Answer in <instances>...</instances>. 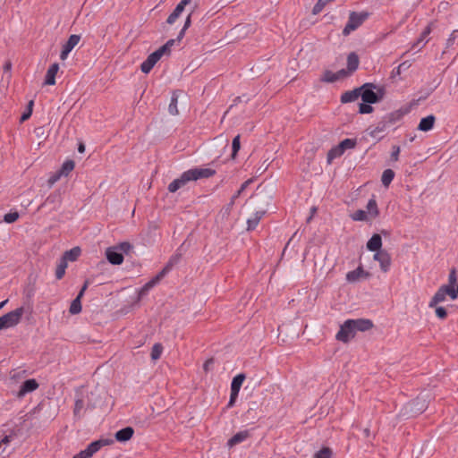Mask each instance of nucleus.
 Segmentation results:
<instances>
[{
	"instance_id": "1",
	"label": "nucleus",
	"mask_w": 458,
	"mask_h": 458,
	"mask_svg": "<svg viewBox=\"0 0 458 458\" xmlns=\"http://www.w3.org/2000/svg\"><path fill=\"white\" fill-rule=\"evenodd\" d=\"M216 174V170L211 168L194 167L183 172L179 178L174 179L169 183L167 190L174 193L179 189L184 187L190 182H195L199 179L209 178Z\"/></svg>"
},
{
	"instance_id": "2",
	"label": "nucleus",
	"mask_w": 458,
	"mask_h": 458,
	"mask_svg": "<svg viewBox=\"0 0 458 458\" xmlns=\"http://www.w3.org/2000/svg\"><path fill=\"white\" fill-rule=\"evenodd\" d=\"M360 97L368 104H376L383 99L386 89L384 87H377L373 83H364L360 87Z\"/></svg>"
},
{
	"instance_id": "3",
	"label": "nucleus",
	"mask_w": 458,
	"mask_h": 458,
	"mask_svg": "<svg viewBox=\"0 0 458 458\" xmlns=\"http://www.w3.org/2000/svg\"><path fill=\"white\" fill-rule=\"evenodd\" d=\"M369 16L367 12H351L348 21L343 30V35L348 36L352 31L357 30Z\"/></svg>"
},
{
	"instance_id": "4",
	"label": "nucleus",
	"mask_w": 458,
	"mask_h": 458,
	"mask_svg": "<svg viewBox=\"0 0 458 458\" xmlns=\"http://www.w3.org/2000/svg\"><path fill=\"white\" fill-rule=\"evenodd\" d=\"M24 308L20 307L0 317V330L15 327L21 319Z\"/></svg>"
},
{
	"instance_id": "5",
	"label": "nucleus",
	"mask_w": 458,
	"mask_h": 458,
	"mask_svg": "<svg viewBox=\"0 0 458 458\" xmlns=\"http://www.w3.org/2000/svg\"><path fill=\"white\" fill-rule=\"evenodd\" d=\"M355 334L352 325L350 320L347 319L340 326V329L337 332L335 338L336 340L346 344L351 340V338L354 337Z\"/></svg>"
},
{
	"instance_id": "6",
	"label": "nucleus",
	"mask_w": 458,
	"mask_h": 458,
	"mask_svg": "<svg viewBox=\"0 0 458 458\" xmlns=\"http://www.w3.org/2000/svg\"><path fill=\"white\" fill-rule=\"evenodd\" d=\"M80 39H81L80 35L72 34L69 37L68 40L63 46V48H62V51L60 54L61 60H65L67 58L70 52L80 42Z\"/></svg>"
},
{
	"instance_id": "7",
	"label": "nucleus",
	"mask_w": 458,
	"mask_h": 458,
	"mask_svg": "<svg viewBox=\"0 0 458 458\" xmlns=\"http://www.w3.org/2000/svg\"><path fill=\"white\" fill-rule=\"evenodd\" d=\"M106 257L108 262L113 265H121L124 259L123 253L119 251L116 246L107 248Z\"/></svg>"
},
{
	"instance_id": "8",
	"label": "nucleus",
	"mask_w": 458,
	"mask_h": 458,
	"mask_svg": "<svg viewBox=\"0 0 458 458\" xmlns=\"http://www.w3.org/2000/svg\"><path fill=\"white\" fill-rule=\"evenodd\" d=\"M374 259L379 262L383 272H387L391 266V256L387 250H384L374 254Z\"/></svg>"
},
{
	"instance_id": "9",
	"label": "nucleus",
	"mask_w": 458,
	"mask_h": 458,
	"mask_svg": "<svg viewBox=\"0 0 458 458\" xmlns=\"http://www.w3.org/2000/svg\"><path fill=\"white\" fill-rule=\"evenodd\" d=\"M114 443V441L112 438H100V439L91 442L86 447V449L89 453V455L93 456L102 447L106 446V445H111Z\"/></svg>"
},
{
	"instance_id": "10",
	"label": "nucleus",
	"mask_w": 458,
	"mask_h": 458,
	"mask_svg": "<svg viewBox=\"0 0 458 458\" xmlns=\"http://www.w3.org/2000/svg\"><path fill=\"white\" fill-rule=\"evenodd\" d=\"M162 56L156 51L151 53L141 64L140 70L143 73H148Z\"/></svg>"
},
{
	"instance_id": "11",
	"label": "nucleus",
	"mask_w": 458,
	"mask_h": 458,
	"mask_svg": "<svg viewBox=\"0 0 458 458\" xmlns=\"http://www.w3.org/2000/svg\"><path fill=\"white\" fill-rule=\"evenodd\" d=\"M353 327L354 332H366L373 327L372 320L369 318L349 319Z\"/></svg>"
},
{
	"instance_id": "12",
	"label": "nucleus",
	"mask_w": 458,
	"mask_h": 458,
	"mask_svg": "<svg viewBox=\"0 0 458 458\" xmlns=\"http://www.w3.org/2000/svg\"><path fill=\"white\" fill-rule=\"evenodd\" d=\"M165 277L164 274L158 272L157 276H155L151 280L146 283L139 291V299H142L148 293L157 285L163 278Z\"/></svg>"
},
{
	"instance_id": "13",
	"label": "nucleus",
	"mask_w": 458,
	"mask_h": 458,
	"mask_svg": "<svg viewBox=\"0 0 458 458\" xmlns=\"http://www.w3.org/2000/svg\"><path fill=\"white\" fill-rule=\"evenodd\" d=\"M38 387V384L36 379H27L21 384L20 390L17 393V397L21 398L26 394L35 391Z\"/></svg>"
},
{
	"instance_id": "14",
	"label": "nucleus",
	"mask_w": 458,
	"mask_h": 458,
	"mask_svg": "<svg viewBox=\"0 0 458 458\" xmlns=\"http://www.w3.org/2000/svg\"><path fill=\"white\" fill-rule=\"evenodd\" d=\"M250 437V430H242L237 432L235 435H233L228 441H227V446L229 448H232L235 446L236 445H239L242 442H244L246 439Z\"/></svg>"
},
{
	"instance_id": "15",
	"label": "nucleus",
	"mask_w": 458,
	"mask_h": 458,
	"mask_svg": "<svg viewBox=\"0 0 458 458\" xmlns=\"http://www.w3.org/2000/svg\"><path fill=\"white\" fill-rule=\"evenodd\" d=\"M370 274L368 271H365L361 266H359L356 269L350 271L346 275V279L348 282L353 283L360 278H368Z\"/></svg>"
},
{
	"instance_id": "16",
	"label": "nucleus",
	"mask_w": 458,
	"mask_h": 458,
	"mask_svg": "<svg viewBox=\"0 0 458 458\" xmlns=\"http://www.w3.org/2000/svg\"><path fill=\"white\" fill-rule=\"evenodd\" d=\"M409 111H410V108H408V107L404 108V109H399V110L394 111L390 114H387L383 118L386 120V122L388 123V125L394 124L396 122L400 121L404 114L409 113Z\"/></svg>"
},
{
	"instance_id": "17",
	"label": "nucleus",
	"mask_w": 458,
	"mask_h": 458,
	"mask_svg": "<svg viewBox=\"0 0 458 458\" xmlns=\"http://www.w3.org/2000/svg\"><path fill=\"white\" fill-rule=\"evenodd\" d=\"M382 238L378 233H374L367 242V249L369 251L378 252L383 250L382 249Z\"/></svg>"
},
{
	"instance_id": "18",
	"label": "nucleus",
	"mask_w": 458,
	"mask_h": 458,
	"mask_svg": "<svg viewBox=\"0 0 458 458\" xmlns=\"http://www.w3.org/2000/svg\"><path fill=\"white\" fill-rule=\"evenodd\" d=\"M134 434V429L131 427H125L120 430H118L115 435V440L121 443H124L130 440Z\"/></svg>"
},
{
	"instance_id": "19",
	"label": "nucleus",
	"mask_w": 458,
	"mask_h": 458,
	"mask_svg": "<svg viewBox=\"0 0 458 458\" xmlns=\"http://www.w3.org/2000/svg\"><path fill=\"white\" fill-rule=\"evenodd\" d=\"M267 213L266 209L256 211L253 216L247 220V230L253 231L258 226L262 216Z\"/></svg>"
},
{
	"instance_id": "20",
	"label": "nucleus",
	"mask_w": 458,
	"mask_h": 458,
	"mask_svg": "<svg viewBox=\"0 0 458 458\" xmlns=\"http://www.w3.org/2000/svg\"><path fill=\"white\" fill-rule=\"evenodd\" d=\"M59 64L55 63L50 65L48 68L46 77H45V85H55V75L58 72Z\"/></svg>"
},
{
	"instance_id": "21",
	"label": "nucleus",
	"mask_w": 458,
	"mask_h": 458,
	"mask_svg": "<svg viewBox=\"0 0 458 458\" xmlns=\"http://www.w3.org/2000/svg\"><path fill=\"white\" fill-rule=\"evenodd\" d=\"M432 25L433 22H430L421 32L420 38L417 39V41L412 45L411 48L416 49L417 47L420 49L427 42L428 40L426 38L430 34L432 30Z\"/></svg>"
},
{
	"instance_id": "22",
	"label": "nucleus",
	"mask_w": 458,
	"mask_h": 458,
	"mask_svg": "<svg viewBox=\"0 0 458 458\" xmlns=\"http://www.w3.org/2000/svg\"><path fill=\"white\" fill-rule=\"evenodd\" d=\"M436 117L433 114H429L422 118L418 125V130L421 131H430L435 124Z\"/></svg>"
},
{
	"instance_id": "23",
	"label": "nucleus",
	"mask_w": 458,
	"mask_h": 458,
	"mask_svg": "<svg viewBox=\"0 0 458 458\" xmlns=\"http://www.w3.org/2000/svg\"><path fill=\"white\" fill-rule=\"evenodd\" d=\"M181 259L182 254L176 252L175 254L171 256V258L169 259V260L160 272L163 273L164 276H165L172 270V268L180 262Z\"/></svg>"
},
{
	"instance_id": "24",
	"label": "nucleus",
	"mask_w": 458,
	"mask_h": 458,
	"mask_svg": "<svg viewBox=\"0 0 458 458\" xmlns=\"http://www.w3.org/2000/svg\"><path fill=\"white\" fill-rule=\"evenodd\" d=\"M360 87L352 90L345 91L341 96V102L343 104L355 101L360 97Z\"/></svg>"
},
{
	"instance_id": "25",
	"label": "nucleus",
	"mask_w": 458,
	"mask_h": 458,
	"mask_svg": "<svg viewBox=\"0 0 458 458\" xmlns=\"http://www.w3.org/2000/svg\"><path fill=\"white\" fill-rule=\"evenodd\" d=\"M359 56L356 53L352 52L347 56V69L352 73L355 72L359 67Z\"/></svg>"
},
{
	"instance_id": "26",
	"label": "nucleus",
	"mask_w": 458,
	"mask_h": 458,
	"mask_svg": "<svg viewBox=\"0 0 458 458\" xmlns=\"http://www.w3.org/2000/svg\"><path fill=\"white\" fill-rule=\"evenodd\" d=\"M81 250L80 247H74L70 250H66L61 259H64L66 263L68 261H75L81 255Z\"/></svg>"
},
{
	"instance_id": "27",
	"label": "nucleus",
	"mask_w": 458,
	"mask_h": 458,
	"mask_svg": "<svg viewBox=\"0 0 458 458\" xmlns=\"http://www.w3.org/2000/svg\"><path fill=\"white\" fill-rule=\"evenodd\" d=\"M84 401L82 398H77L75 400L74 408H73V415L76 419L80 420L84 416Z\"/></svg>"
},
{
	"instance_id": "28",
	"label": "nucleus",
	"mask_w": 458,
	"mask_h": 458,
	"mask_svg": "<svg viewBox=\"0 0 458 458\" xmlns=\"http://www.w3.org/2000/svg\"><path fill=\"white\" fill-rule=\"evenodd\" d=\"M75 162L72 159H68L64 162L61 168L58 170L62 176H68L69 174L74 169Z\"/></svg>"
},
{
	"instance_id": "29",
	"label": "nucleus",
	"mask_w": 458,
	"mask_h": 458,
	"mask_svg": "<svg viewBox=\"0 0 458 458\" xmlns=\"http://www.w3.org/2000/svg\"><path fill=\"white\" fill-rule=\"evenodd\" d=\"M445 295L442 289L439 287L437 293L434 294L432 299L430 300L428 303L429 308H435L438 303L443 302L445 301Z\"/></svg>"
},
{
	"instance_id": "30",
	"label": "nucleus",
	"mask_w": 458,
	"mask_h": 458,
	"mask_svg": "<svg viewBox=\"0 0 458 458\" xmlns=\"http://www.w3.org/2000/svg\"><path fill=\"white\" fill-rule=\"evenodd\" d=\"M367 215L370 216L372 218H375L378 216L379 211L377 208V201L374 198L370 199L367 204Z\"/></svg>"
},
{
	"instance_id": "31",
	"label": "nucleus",
	"mask_w": 458,
	"mask_h": 458,
	"mask_svg": "<svg viewBox=\"0 0 458 458\" xmlns=\"http://www.w3.org/2000/svg\"><path fill=\"white\" fill-rule=\"evenodd\" d=\"M82 293H78L77 297L72 301L69 311L72 315L79 314L81 311Z\"/></svg>"
},
{
	"instance_id": "32",
	"label": "nucleus",
	"mask_w": 458,
	"mask_h": 458,
	"mask_svg": "<svg viewBox=\"0 0 458 458\" xmlns=\"http://www.w3.org/2000/svg\"><path fill=\"white\" fill-rule=\"evenodd\" d=\"M357 145V140L356 139H344L342 140L337 146L339 149L343 151V153L345 152L347 149L354 148Z\"/></svg>"
},
{
	"instance_id": "33",
	"label": "nucleus",
	"mask_w": 458,
	"mask_h": 458,
	"mask_svg": "<svg viewBox=\"0 0 458 458\" xmlns=\"http://www.w3.org/2000/svg\"><path fill=\"white\" fill-rule=\"evenodd\" d=\"M388 126L386 120L382 118V120L377 123L376 127L369 131V135L376 138L379 132L385 131Z\"/></svg>"
},
{
	"instance_id": "34",
	"label": "nucleus",
	"mask_w": 458,
	"mask_h": 458,
	"mask_svg": "<svg viewBox=\"0 0 458 458\" xmlns=\"http://www.w3.org/2000/svg\"><path fill=\"white\" fill-rule=\"evenodd\" d=\"M394 172L388 168V169H386L383 174H382V176H381V182H382V184L385 186V187H388L389 184L392 182V181L394 180Z\"/></svg>"
},
{
	"instance_id": "35",
	"label": "nucleus",
	"mask_w": 458,
	"mask_h": 458,
	"mask_svg": "<svg viewBox=\"0 0 458 458\" xmlns=\"http://www.w3.org/2000/svg\"><path fill=\"white\" fill-rule=\"evenodd\" d=\"M177 103H178L177 91H174L172 94L171 102L168 106V111L172 115H176L179 114V111L177 108Z\"/></svg>"
},
{
	"instance_id": "36",
	"label": "nucleus",
	"mask_w": 458,
	"mask_h": 458,
	"mask_svg": "<svg viewBox=\"0 0 458 458\" xmlns=\"http://www.w3.org/2000/svg\"><path fill=\"white\" fill-rule=\"evenodd\" d=\"M66 268L67 263L65 262L64 259H60L55 269V277L57 280H60L64 277Z\"/></svg>"
},
{
	"instance_id": "37",
	"label": "nucleus",
	"mask_w": 458,
	"mask_h": 458,
	"mask_svg": "<svg viewBox=\"0 0 458 458\" xmlns=\"http://www.w3.org/2000/svg\"><path fill=\"white\" fill-rule=\"evenodd\" d=\"M183 11L184 9L181 7L179 4H177L174 10L172 12V13H170V15L168 16L166 22L168 24H174Z\"/></svg>"
},
{
	"instance_id": "38",
	"label": "nucleus",
	"mask_w": 458,
	"mask_h": 458,
	"mask_svg": "<svg viewBox=\"0 0 458 458\" xmlns=\"http://www.w3.org/2000/svg\"><path fill=\"white\" fill-rule=\"evenodd\" d=\"M245 377H246L243 373L236 375L231 382V388L240 392L241 386L245 380Z\"/></svg>"
},
{
	"instance_id": "39",
	"label": "nucleus",
	"mask_w": 458,
	"mask_h": 458,
	"mask_svg": "<svg viewBox=\"0 0 458 458\" xmlns=\"http://www.w3.org/2000/svg\"><path fill=\"white\" fill-rule=\"evenodd\" d=\"M445 295H448L452 300H455L458 297L457 291L454 289V285L443 284L440 286Z\"/></svg>"
},
{
	"instance_id": "40",
	"label": "nucleus",
	"mask_w": 458,
	"mask_h": 458,
	"mask_svg": "<svg viewBox=\"0 0 458 458\" xmlns=\"http://www.w3.org/2000/svg\"><path fill=\"white\" fill-rule=\"evenodd\" d=\"M176 39H169L165 45L157 49V52L163 56L164 55H169L171 52V47L174 45Z\"/></svg>"
},
{
	"instance_id": "41",
	"label": "nucleus",
	"mask_w": 458,
	"mask_h": 458,
	"mask_svg": "<svg viewBox=\"0 0 458 458\" xmlns=\"http://www.w3.org/2000/svg\"><path fill=\"white\" fill-rule=\"evenodd\" d=\"M343 151L337 148V146L333 147L328 152L327 156V163L331 164L335 158L340 157L343 155Z\"/></svg>"
},
{
	"instance_id": "42",
	"label": "nucleus",
	"mask_w": 458,
	"mask_h": 458,
	"mask_svg": "<svg viewBox=\"0 0 458 458\" xmlns=\"http://www.w3.org/2000/svg\"><path fill=\"white\" fill-rule=\"evenodd\" d=\"M320 81L327 83H333L337 81V76L335 75V72L327 70L324 72Z\"/></svg>"
},
{
	"instance_id": "43",
	"label": "nucleus",
	"mask_w": 458,
	"mask_h": 458,
	"mask_svg": "<svg viewBox=\"0 0 458 458\" xmlns=\"http://www.w3.org/2000/svg\"><path fill=\"white\" fill-rule=\"evenodd\" d=\"M162 352H163L162 344L159 343L155 344L152 347L151 353H150L151 359L153 360H158L162 354Z\"/></svg>"
},
{
	"instance_id": "44",
	"label": "nucleus",
	"mask_w": 458,
	"mask_h": 458,
	"mask_svg": "<svg viewBox=\"0 0 458 458\" xmlns=\"http://www.w3.org/2000/svg\"><path fill=\"white\" fill-rule=\"evenodd\" d=\"M191 13H192V12L187 16V18L184 21V25L177 36V41H181L183 38V37L185 35V31L190 28V26L191 24Z\"/></svg>"
},
{
	"instance_id": "45",
	"label": "nucleus",
	"mask_w": 458,
	"mask_h": 458,
	"mask_svg": "<svg viewBox=\"0 0 458 458\" xmlns=\"http://www.w3.org/2000/svg\"><path fill=\"white\" fill-rule=\"evenodd\" d=\"M333 452L329 447H322L319 451H318L313 458H332Z\"/></svg>"
},
{
	"instance_id": "46",
	"label": "nucleus",
	"mask_w": 458,
	"mask_h": 458,
	"mask_svg": "<svg viewBox=\"0 0 458 458\" xmlns=\"http://www.w3.org/2000/svg\"><path fill=\"white\" fill-rule=\"evenodd\" d=\"M241 148V141H240V135H236L233 139V142H232V158L234 159L237 156V153L238 151L240 150Z\"/></svg>"
},
{
	"instance_id": "47",
	"label": "nucleus",
	"mask_w": 458,
	"mask_h": 458,
	"mask_svg": "<svg viewBox=\"0 0 458 458\" xmlns=\"http://www.w3.org/2000/svg\"><path fill=\"white\" fill-rule=\"evenodd\" d=\"M33 106H34V101L33 100H30L28 105H27V109L23 112V114H21V118H20V121L21 123L27 121L28 119L30 118L31 114H32V108H33Z\"/></svg>"
},
{
	"instance_id": "48",
	"label": "nucleus",
	"mask_w": 458,
	"mask_h": 458,
	"mask_svg": "<svg viewBox=\"0 0 458 458\" xmlns=\"http://www.w3.org/2000/svg\"><path fill=\"white\" fill-rule=\"evenodd\" d=\"M351 217L353 221H365L368 219V215L366 211L358 209L351 215Z\"/></svg>"
},
{
	"instance_id": "49",
	"label": "nucleus",
	"mask_w": 458,
	"mask_h": 458,
	"mask_svg": "<svg viewBox=\"0 0 458 458\" xmlns=\"http://www.w3.org/2000/svg\"><path fill=\"white\" fill-rule=\"evenodd\" d=\"M411 66V64H409L408 61H405L402 64H400L395 69L392 71V77L400 75L403 71L409 69Z\"/></svg>"
},
{
	"instance_id": "50",
	"label": "nucleus",
	"mask_w": 458,
	"mask_h": 458,
	"mask_svg": "<svg viewBox=\"0 0 458 458\" xmlns=\"http://www.w3.org/2000/svg\"><path fill=\"white\" fill-rule=\"evenodd\" d=\"M252 182L251 179H249L247 180L246 182H244L240 189L233 195L232 199H231V205H233L234 204V200L240 197V195L242 194V192L248 187V185Z\"/></svg>"
},
{
	"instance_id": "51",
	"label": "nucleus",
	"mask_w": 458,
	"mask_h": 458,
	"mask_svg": "<svg viewBox=\"0 0 458 458\" xmlns=\"http://www.w3.org/2000/svg\"><path fill=\"white\" fill-rule=\"evenodd\" d=\"M116 248L123 254H129V252L132 250L133 246L128 242H123L117 245Z\"/></svg>"
},
{
	"instance_id": "52",
	"label": "nucleus",
	"mask_w": 458,
	"mask_h": 458,
	"mask_svg": "<svg viewBox=\"0 0 458 458\" xmlns=\"http://www.w3.org/2000/svg\"><path fill=\"white\" fill-rule=\"evenodd\" d=\"M19 218V213L17 211L10 212L4 215V221L7 224H12Z\"/></svg>"
},
{
	"instance_id": "53",
	"label": "nucleus",
	"mask_w": 458,
	"mask_h": 458,
	"mask_svg": "<svg viewBox=\"0 0 458 458\" xmlns=\"http://www.w3.org/2000/svg\"><path fill=\"white\" fill-rule=\"evenodd\" d=\"M372 104H368L362 101L359 105V113L360 114H370L373 112V107L371 106Z\"/></svg>"
},
{
	"instance_id": "54",
	"label": "nucleus",
	"mask_w": 458,
	"mask_h": 458,
	"mask_svg": "<svg viewBox=\"0 0 458 458\" xmlns=\"http://www.w3.org/2000/svg\"><path fill=\"white\" fill-rule=\"evenodd\" d=\"M238 395H239V391L231 388L230 400L227 403L228 408H231L234 405V403L238 398Z\"/></svg>"
},
{
	"instance_id": "55",
	"label": "nucleus",
	"mask_w": 458,
	"mask_h": 458,
	"mask_svg": "<svg viewBox=\"0 0 458 458\" xmlns=\"http://www.w3.org/2000/svg\"><path fill=\"white\" fill-rule=\"evenodd\" d=\"M327 4L326 3L325 0H318L317 4L314 5L312 9V13L314 14L319 13Z\"/></svg>"
},
{
	"instance_id": "56",
	"label": "nucleus",
	"mask_w": 458,
	"mask_h": 458,
	"mask_svg": "<svg viewBox=\"0 0 458 458\" xmlns=\"http://www.w3.org/2000/svg\"><path fill=\"white\" fill-rule=\"evenodd\" d=\"M457 271L455 267H453L448 276V284L455 285L457 282Z\"/></svg>"
},
{
	"instance_id": "57",
	"label": "nucleus",
	"mask_w": 458,
	"mask_h": 458,
	"mask_svg": "<svg viewBox=\"0 0 458 458\" xmlns=\"http://www.w3.org/2000/svg\"><path fill=\"white\" fill-rule=\"evenodd\" d=\"M436 308V315L440 319H445L447 317V311L445 307L439 306Z\"/></svg>"
},
{
	"instance_id": "58",
	"label": "nucleus",
	"mask_w": 458,
	"mask_h": 458,
	"mask_svg": "<svg viewBox=\"0 0 458 458\" xmlns=\"http://www.w3.org/2000/svg\"><path fill=\"white\" fill-rule=\"evenodd\" d=\"M410 405L414 407L419 406L418 408H416L417 413H421L426 408L424 401L420 403L419 400H415L412 403H411Z\"/></svg>"
},
{
	"instance_id": "59",
	"label": "nucleus",
	"mask_w": 458,
	"mask_h": 458,
	"mask_svg": "<svg viewBox=\"0 0 458 458\" xmlns=\"http://www.w3.org/2000/svg\"><path fill=\"white\" fill-rule=\"evenodd\" d=\"M62 177V175L60 174V173L57 171L55 172L53 175H51L47 181L48 184L51 186L53 184H55L57 181L60 180V178Z\"/></svg>"
},
{
	"instance_id": "60",
	"label": "nucleus",
	"mask_w": 458,
	"mask_h": 458,
	"mask_svg": "<svg viewBox=\"0 0 458 458\" xmlns=\"http://www.w3.org/2000/svg\"><path fill=\"white\" fill-rule=\"evenodd\" d=\"M351 72H349V70H345V69H341L339 70L338 72H335V75L337 76V81L340 80V79H343V78H345L349 75H351Z\"/></svg>"
},
{
	"instance_id": "61",
	"label": "nucleus",
	"mask_w": 458,
	"mask_h": 458,
	"mask_svg": "<svg viewBox=\"0 0 458 458\" xmlns=\"http://www.w3.org/2000/svg\"><path fill=\"white\" fill-rule=\"evenodd\" d=\"M400 154V147L399 146H393V150L391 153V159L393 161H397Z\"/></svg>"
},
{
	"instance_id": "62",
	"label": "nucleus",
	"mask_w": 458,
	"mask_h": 458,
	"mask_svg": "<svg viewBox=\"0 0 458 458\" xmlns=\"http://www.w3.org/2000/svg\"><path fill=\"white\" fill-rule=\"evenodd\" d=\"M456 32H457V30H454L452 32V34L450 35V37L448 38L447 42H446L447 47H450L454 45L455 38H456V35H455Z\"/></svg>"
},
{
	"instance_id": "63",
	"label": "nucleus",
	"mask_w": 458,
	"mask_h": 458,
	"mask_svg": "<svg viewBox=\"0 0 458 458\" xmlns=\"http://www.w3.org/2000/svg\"><path fill=\"white\" fill-rule=\"evenodd\" d=\"M214 363V360L213 359H208V360L205 361V363L203 364V369L206 372H208L211 366L213 365Z\"/></svg>"
},
{
	"instance_id": "64",
	"label": "nucleus",
	"mask_w": 458,
	"mask_h": 458,
	"mask_svg": "<svg viewBox=\"0 0 458 458\" xmlns=\"http://www.w3.org/2000/svg\"><path fill=\"white\" fill-rule=\"evenodd\" d=\"M80 458H90L91 455H89V453L85 448L84 450H81L79 454H77Z\"/></svg>"
}]
</instances>
